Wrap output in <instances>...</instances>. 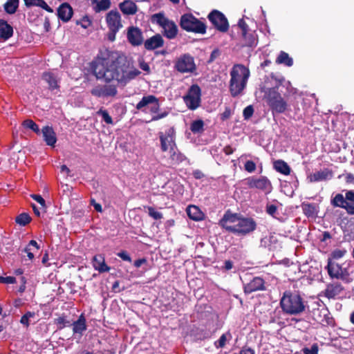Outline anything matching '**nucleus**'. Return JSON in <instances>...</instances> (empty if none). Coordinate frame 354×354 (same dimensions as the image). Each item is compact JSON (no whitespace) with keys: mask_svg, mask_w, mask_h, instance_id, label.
Instances as JSON below:
<instances>
[{"mask_svg":"<svg viewBox=\"0 0 354 354\" xmlns=\"http://www.w3.org/2000/svg\"><path fill=\"white\" fill-rule=\"evenodd\" d=\"M158 100L155 97V102L152 103L149 109L152 113H156L159 109Z\"/></svg>","mask_w":354,"mask_h":354,"instance_id":"obj_53","label":"nucleus"},{"mask_svg":"<svg viewBox=\"0 0 354 354\" xmlns=\"http://www.w3.org/2000/svg\"><path fill=\"white\" fill-rule=\"evenodd\" d=\"M13 34V28L9 24H0V40L6 41Z\"/></svg>","mask_w":354,"mask_h":354,"instance_id":"obj_25","label":"nucleus"},{"mask_svg":"<svg viewBox=\"0 0 354 354\" xmlns=\"http://www.w3.org/2000/svg\"><path fill=\"white\" fill-rule=\"evenodd\" d=\"M145 209H147L149 215L152 217L155 220H159L162 218V214L156 211L153 207H144Z\"/></svg>","mask_w":354,"mask_h":354,"instance_id":"obj_42","label":"nucleus"},{"mask_svg":"<svg viewBox=\"0 0 354 354\" xmlns=\"http://www.w3.org/2000/svg\"><path fill=\"white\" fill-rule=\"evenodd\" d=\"M346 250L337 249L332 252L330 256H331L332 259H339L343 257L346 254Z\"/></svg>","mask_w":354,"mask_h":354,"instance_id":"obj_46","label":"nucleus"},{"mask_svg":"<svg viewBox=\"0 0 354 354\" xmlns=\"http://www.w3.org/2000/svg\"><path fill=\"white\" fill-rule=\"evenodd\" d=\"M330 203L335 207L344 209L348 214L354 215V191H347L345 196L337 194L331 198Z\"/></svg>","mask_w":354,"mask_h":354,"instance_id":"obj_6","label":"nucleus"},{"mask_svg":"<svg viewBox=\"0 0 354 354\" xmlns=\"http://www.w3.org/2000/svg\"><path fill=\"white\" fill-rule=\"evenodd\" d=\"M34 251L35 250H33V249L30 247H26L24 249V252L27 254V256L29 258V259H32L34 258Z\"/></svg>","mask_w":354,"mask_h":354,"instance_id":"obj_61","label":"nucleus"},{"mask_svg":"<svg viewBox=\"0 0 354 354\" xmlns=\"http://www.w3.org/2000/svg\"><path fill=\"white\" fill-rule=\"evenodd\" d=\"M207 19L209 22H228L227 19L221 11L218 10H213L207 15Z\"/></svg>","mask_w":354,"mask_h":354,"instance_id":"obj_27","label":"nucleus"},{"mask_svg":"<svg viewBox=\"0 0 354 354\" xmlns=\"http://www.w3.org/2000/svg\"><path fill=\"white\" fill-rule=\"evenodd\" d=\"M162 25V28L165 30V35L168 38H174L175 37L177 30L175 26V24H161Z\"/></svg>","mask_w":354,"mask_h":354,"instance_id":"obj_34","label":"nucleus"},{"mask_svg":"<svg viewBox=\"0 0 354 354\" xmlns=\"http://www.w3.org/2000/svg\"><path fill=\"white\" fill-rule=\"evenodd\" d=\"M86 329V319L83 315H80L79 319L73 323V330L75 333L82 334Z\"/></svg>","mask_w":354,"mask_h":354,"instance_id":"obj_30","label":"nucleus"},{"mask_svg":"<svg viewBox=\"0 0 354 354\" xmlns=\"http://www.w3.org/2000/svg\"><path fill=\"white\" fill-rule=\"evenodd\" d=\"M31 197L41 205V208L46 209L45 200L40 195L32 194Z\"/></svg>","mask_w":354,"mask_h":354,"instance_id":"obj_50","label":"nucleus"},{"mask_svg":"<svg viewBox=\"0 0 354 354\" xmlns=\"http://www.w3.org/2000/svg\"><path fill=\"white\" fill-rule=\"evenodd\" d=\"M178 22H201L199 19L194 17L192 14L183 15Z\"/></svg>","mask_w":354,"mask_h":354,"instance_id":"obj_45","label":"nucleus"},{"mask_svg":"<svg viewBox=\"0 0 354 354\" xmlns=\"http://www.w3.org/2000/svg\"><path fill=\"white\" fill-rule=\"evenodd\" d=\"M276 62L279 64H284L287 66H291L293 64L292 59L289 57L288 53L283 51H281L276 59Z\"/></svg>","mask_w":354,"mask_h":354,"instance_id":"obj_32","label":"nucleus"},{"mask_svg":"<svg viewBox=\"0 0 354 354\" xmlns=\"http://www.w3.org/2000/svg\"><path fill=\"white\" fill-rule=\"evenodd\" d=\"M92 69L97 79L105 82L116 81L122 86L140 73L130 64L122 53L109 49H104L100 52L93 62Z\"/></svg>","mask_w":354,"mask_h":354,"instance_id":"obj_1","label":"nucleus"},{"mask_svg":"<svg viewBox=\"0 0 354 354\" xmlns=\"http://www.w3.org/2000/svg\"><path fill=\"white\" fill-rule=\"evenodd\" d=\"M282 311L289 315H297L305 311L306 301L297 293L285 291L280 299Z\"/></svg>","mask_w":354,"mask_h":354,"instance_id":"obj_4","label":"nucleus"},{"mask_svg":"<svg viewBox=\"0 0 354 354\" xmlns=\"http://www.w3.org/2000/svg\"><path fill=\"white\" fill-rule=\"evenodd\" d=\"M43 80L48 83L49 88L53 90L57 88V80L56 77L50 73H45L43 75Z\"/></svg>","mask_w":354,"mask_h":354,"instance_id":"obj_31","label":"nucleus"},{"mask_svg":"<svg viewBox=\"0 0 354 354\" xmlns=\"http://www.w3.org/2000/svg\"><path fill=\"white\" fill-rule=\"evenodd\" d=\"M155 102V96L152 95L145 96L142 100L137 104L136 109L145 111L146 109H149L153 102Z\"/></svg>","mask_w":354,"mask_h":354,"instance_id":"obj_24","label":"nucleus"},{"mask_svg":"<svg viewBox=\"0 0 354 354\" xmlns=\"http://www.w3.org/2000/svg\"><path fill=\"white\" fill-rule=\"evenodd\" d=\"M97 114L101 115L102 119H103V120L106 124H113V120H112L111 117L109 115V114L107 112V111L103 110V109H100L97 112Z\"/></svg>","mask_w":354,"mask_h":354,"instance_id":"obj_44","label":"nucleus"},{"mask_svg":"<svg viewBox=\"0 0 354 354\" xmlns=\"http://www.w3.org/2000/svg\"><path fill=\"white\" fill-rule=\"evenodd\" d=\"M151 22H173L166 19L162 12L156 13L151 17Z\"/></svg>","mask_w":354,"mask_h":354,"instance_id":"obj_43","label":"nucleus"},{"mask_svg":"<svg viewBox=\"0 0 354 354\" xmlns=\"http://www.w3.org/2000/svg\"><path fill=\"white\" fill-rule=\"evenodd\" d=\"M277 211V207L274 205H268L266 207V212L268 214L274 216Z\"/></svg>","mask_w":354,"mask_h":354,"instance_id":"obj_56","label":"nucleus"},{"mask_svg":"<svg viewBox=\"0 0 354 354\" xmlns=\"http://www.w3.org/2000/svg\"><path fill=\"white\" fill-rule=\"evenodd\" d=\"M250 70L243 64H235L230 71V92L232 97L242 93L250 77Z\"/></svg>","mask_w":354,"mask_h":354,"instance_id":"obj_3","label":"nucleus"},{"mask_svg":"<svg viewBox=\"0 0 354 354\" xmlns=\"http://www.w3.org/2000/svg\"><path fill=\"white\" fill-rule=\"evenodd\" d=\"M188 216L194 221H200L203 218V214L200 209L195 205H189L186 208Z\"/></svg>","mask_w":354,"mask_h":354,"instance_id":"obj_23","label":"nucleus"},{"mask_svg":"<svg viewBox=\"0 0 354 354\" xmlns=\"http://www.w3.org/2000/svg\"><path fill=\"white\" fill-rule=\"evenodd\" d=\"M181 27L187 31L204 34L206 30L205 24H180Z\"/></svg>","mask_w":354,"mask_h":354,"instance_id":"obj_22","label":"nucleus"},{"mask_svg":"<svg viewBox=\"0 0 354 354\" xmlns=\"http://www.w3.org/2000/svg\"><path fill=\"white\" fill-rule=\"evenodd\" d=\"M161 148L163 151L168 152L171 158L176 155V135L174 129H169L165 135L160 136Z\"/></svg>","mask_w":354,"mask_h":354,"instance_id":"obj_9","label":"nucleus"},{"mask_svg":"<svg viewBox=\"0 0 354 354\" xmlns=\"http://www.w3.org/2000/svg\"><path fill=\"white\" fill-rule=\"evenodd\" d=\"M135 15H136V22H138V21H145V14L142 12H139L138 10V12Z\"/></svg>","mask_w":354,"mask_h":354,"instance_id":"obj_60","label":"nucleus"},{"mask_svg":"<svg viewBox=\"0 0 354 354\" xmlns=\"http://www.w3.org/2000/svg\"><path fill=\"white\" fill-rule=\"evenodd\" d=\"M201 90L197 84H193L188 90L183 100L187 106L191 110H195L201 105Z\"/></svg>","mask_w":354,"mask_h":354,"instance_id":"obj_8","label":"nucleus"},{"mask_svg":"<svg viewBox=\"0 0 354 354\" xmlns=\"http://www.w3.org/2000/svg\"><path fill=\"white\" fill-rule=\"evenodd\" d=\"M253 113H254V109L252 105H249V106H246L243 109V112L244 118L245 120H248L249 118H250L252 117V115H253Z\"/></svg>","mask_w":354,"mask_h":354,"instance_id":"obj_47","label":"nucleus"},{"mask_svg":"<svg viewBox=\"0 0 354 354\" xmlns=\"http://www.w3.org/2000/svg\"><path fill=\"white\" fill-rule=\"evenodd\" d=\"M27 247H30V248H32L33 250H35V251H38L39 250V246L38 245L37 243L34 240H31L29 242V244L28 245Z\"/></svg>","mask_w":354,"mask_h":354,"instance_id":"obj_62","label":"nucleus"},{"mask_svg":"<svg viewBox=\"0 0 354 354\" xmlns=\"http://www.w3.org/2000/svg\"><path fill=\"white\" fill-rule=\"evenodd\" d=\"M55 323H56L57 324L60 325V326H59V328H60V329L63 328L66 324H69V322H66V321L64 319V317H59V318L56 319H55Z\"/></svg>","mask_w":354,"mask_h":354,"instance_id":"obj_59","label":"nucleus"},{"mask_svg":"<svg viewBox=\"0 0 354 354\" xmlns=\"http://www.w3.org/2000/svg\"><path fill=\"white\" fill-rule=\"evenodd\" d=\"M344 290V288L340 283L332 282L326 285L325 290L322 292V295L329 299H335L342 294Z\"/></svg>","mask_w":354,"mask_h":354,"instance_id":"obj_14","label":"nucleus"},{"mask_svg":"<svg viewBox=\"0 0 354 354\" xmlns=\"http://www.w3.org/2000/svg\"><path fill=\"white\" fill-rule=\"evenodd\" d=\"M244 167L245 169L250 173L254 171L256 169V164L252 160L246 161Z\"/></svg>","mask_w":354,"mask_h":354,"instance_id":"obj_49","label":"nucleus"},{"mask_svg":"<svg viewBox=\"0 0 354 354\" xmlns=\"http://www.w3.org/2000/svg\"><path fill=\"white\" fill-rule=\"evenodd\" d=\"M91 202L97 212H101L102 211L101 205L96 203L94 199H92Z\"/></svg>","mask_w":354,"mask_h":354,"instance_id":"obj_63","label":"nucleus"},{"mask_svg":"<svg viewBox=\"0 0 354 354\" xmlns=\"http://www.w3.org/2000/svg\"><path fill=\"white\" fill-rule=\"evenodd\" d=\"M233 267V263L230 260L225 261L224 263V269L225 270H230Z\"/></svg>","mask_w":354,"mask_h":354,"instance_id":"obj_64","label":"nucleus"},{"mask_svg":"<svg viewBox=\"0 0 354 354\" xmlns=\"http://www.w3.org/2000/svg\"><path fill=\"white\" fill-rule=\"evenodd\" d=\"M38 1V3L36 4V6H38L41 8H42L43 9L47 10L48 12H53V9L48 6V5L46 3L45 1L44 0H37Z\"/></svg>","mask_w":354,"mask_h":354,"instance_id":"obj_51","label":"nucleus"},{"mask_svg":"<svg viewBox=\"0 0 354 354\" xmlns=\"http://www.w3.org/2000/svg\"><path fill=\"white\" fill-rule=\"evenodd\" d=\"M303 212L308 217H315L317 214V206L312 203H302Z\"/></svg>","mask_w":354,"mask_h":354,"instance_id":"obj_28","label":"nucleus"},{"mask_svg":"<svg viewBox=\"0 0 354 354\" xmlns=\"http://www.w3.org/2000/svg\"><path fill=\"white\" fill-rule=\"evenodd\" d=\"M318 346L317 344L312 345L311 348H304L303 351L304 354H317L318 353Z\"/></svg>","mask_w":354,"mask_h":354,"instance_id":"obj_48","label":"nucleus"},{"mask_svg":"<svg viewBox=\"0 0 354 354\" xmlns=\"http://www.w3.org/2000/svg\"><path fill=\"white\" fill-rule=\"evenodd\" d=\"M91 93L97 97H113L118 93L117 88L113 84L97 85L92 88Z\"/></svg>","mask_w":354,"mask_h":354,"instance_id":"obj_11","label":"nucleus"},{"mask_svg":"<svg viewBox=\"0 0 354 354\" xmlns=\"http://www.w3.org/2000/svg\"><path fill=\"white\" fill-rule=\"evenodd\" d=\"M265 289V282L262 278L259 277H254L249 283L244 285V291L248 294Z\"/></svg>","mask_w":354,"mask_h":354,"instance_id":"obj_15","label":"nucleus"},{"mask_svg":"<svg viewBox=\"0 0 354 354\" xmlns=\"http://www.w3.org/2000/svg\"><path fill=\"white\" fill-rule=\"evenodd\" d=\"M119 8L124 15H133L138 12L137 5L130 0H124L120 3Z\"/></svg>","mask_w":354,"mask_h":354,"instance_id":"obj_18","label":"nucleus"},{"mask_svg":"<svg viewBox=\"0 0 354 354\" xmlns=\"http://www.w3.org/2000/svg\"><path fill=\"white\" fill-rule=\"evenodd\" d=\"M30 216L26 213H22L17 216L15 221L20 225L24 226L30 221Z\"/></svg>","mask_w":354,"mask_h":354,"instance_id":"obj_41","label":"nucleus"},{"mask_svg":"<svg viewBox=\"0 0 354 354\" xmlns=\"http://www.w3.org/2000/svg\"><path fill=\"white\" fill-rule=\"evenodd\" d=\"M16 282V279L13 277H0V283H14Z\"/></svg>","mask_w":354,"mask_h":354,"instance_id":"obj_55","label":"nucleus"},{"mask_svg":"<svg viewBox=\"0 0 354 354\" xmlns=\"http://www.w3.org/2000/svg\"><path fill=\"white\" fill-rule=\"evenodd\" d=\"M232 338V334L230 332H227V333L223 334L220 337L218 340H217L214 342V346L217 348H223L225 346L226 342L231 340Z\"/></svg>","mask_w":354,"mask_h":354,"instance_id":"obj_36","label":"nucleus"},{"mask_svg":"<svg viewBox=\"0 0 354 354\" xmlns=\"http://www.w3.org/2000/svg\"><path fill=\"white\" fill-rule=\"evenodd\" d=\"M262 91L264 93V99L273 112L282 113L286 111L288 104L277 88H263Z\"/></svg>","mask_w":354,"mask_h":354,"instance_id":"obj_5","label":"nucleus"},{"mask_svg":"<svg viewBox=\"0 0 354 354\" xmlns=\"http://www.w3.org/2000/svg\"><path fill=\"white\" fill-rule=\"evenodd\" d=\"M121 16L117 9L109 11L106 16V22H120Z\"/></svg>","mask_w":354,"mask_h":354,"instance_id":"obj_38","label":"nucleus"},{"mask_svg":"<svg viewBox=\"0 0 354 354\" xmlns=\"http://www.w3.org/2000/svg\"><path fill=\"white\" fill-rule=\"evenodd\" d=\"M73 8L68 3H64L57 9L59 19L64 22L69 21L73 15Z\"/></svg>","mask_w":354,"mask_h":354,"instance_id":"obj_17","label":"nucleus"},{"mask_svg":"<svg viewBox=\"0 0 354 354\" xmlns=\"http://www.w3.org/2000/svg\"><path fill=\"white\" fill-rule=\"evenodd\" d=\"M221 55V52L220 50L218 49V48H216L214 49L211 55H210V57L208 60V63H212L213 62L216 58H218Z\"/></svg>","mask_w":354,"mask_h":354,"instance_id":"obj_52","label":"nucleus"},{"mask_svg":"<svg viewBox=\"0 0 354 354\" xmlns=\"http://www.w3.org/2000/svg\"><path fill=\"white\" fill-rule=\"evenodd\" d=\"M118 256L120 257L124 261H129V262L131 261V257L127 254V252H125V251H122V252L118 253Z\"/></svg>","mask_w":354,"mask_h":354,"instance_id":"obj_57","label":"nucleus"},{"mask_svg":"<svg viewBox=\"0 0 354 354\" xmlns=\"http://www.w3.org/2000/svg\"><path fill=\"white\" fill-rule=\"evenodd\" d=\"M318 311L319 317L315 318L316 321L323 326L330 325L333 323V319L330 317L327 310H321Z\"/></svg>","mask_w":354,"mask_h":354,"instance_id":"obj_26","label":"nucleus"},{"mask_svg":"<svg viewBox=\"0 0 354 354\" xmlns=\"http://www.w3.org/2000/svg\"><path fill=\"white\" fill-rule=\"evenodd\" d=\"M247 185L250 188H256L269 194L272 192V186L270 181L265 176L259 178L250 177L246 179Z\"/></svg>","mask_w":354,"mask_h":354,"instance_id":"obj_10","label":"nucleus"},{"mask_svg":"<svg viewBox=\"0 0 354 354\" xmlns=\"http://www.w3.org/2000/svg\"><path fill=\"white\" fill-rule=\"evenodd\" d=\"M93 1L96 3L94 9L97 12L105 11L111 6L110 0H93Z\"/></svg>","mask_w":354,"mask_h":354,"instance_id":"obj_35","label":"nucleus"},{"mask_svg":"<svg viewBox=\"0 0 354 354\" xmlns=\"http://www.w3.org/2000/svg\"><path fill=\"white\" fill-rule=\"evenodd\" d=\"M41 133L46 145L50 147H54L57 142V138L53 128L46 126L42 128Z\"/></svg>","mask_w":354,"mask_h":354,"instance_id":"obj_19","label":"nucleus"},{"mask_svg":"<svg viewBox=\"0 0 354 354\" xmlns=\"http://www.w3.org/2000/svg\"><path fill=\"white\" fill-rule=\"evenodd\" d=\"M18 6L19 0H8L4 4L5 10L9 14L15 13Z\"/></svg>","mask_w":354,"mask_h":354,"instance_id":"obj_37","label":"nucleus"},{"mask_svg":"<svg viewBox=\"0 0 354 354\" xmlns=\"http://www.w3.org/2000/svg\"><path fill=\"white\" fill-rule=\"evenodd\" d=\"M23 126L26 129H31L37 134H39L41 132L38 125L32 120H24L23 122Z\"/></svg>","mask_w":354,"mask_h":354,"instance_id":"obj_40","label":"nucleus"},{"mask_svg":"<svg viewBox=\"0 0 354 354\" xmlns=\"http://www.w3.org/2000/svg\"><path fill=\"white\" fill-rule=\"evenodd\" d=\"M274 168L282 174L288 175L290 173V168L288 165L281 160H276L274 162Z\"/></svg>","mask_w":354,"mask_h":354,"instance_id":"obj_29","label":"nucleus"},{"mask_svg":"<svg viewBox=\"0 0 354 354\" xmlns=\"http://www.w3.org/2000/svg\"><path fill=\"white\" fill-rule=\"evenodd\" d=\"M215 28L221 32H226L229 28V24H213Z\"/></svg>","mask_w":354,"mask_h":354,"instance_id":"obj_54","label":"nucleus"},{"mask_svg":"<svg viewBox=\"0 0 354 354\" xmlns=\"http://www.w3.org/2000/svg\"><path fill=\"white\" fill-rule=\"evenodd\" d=\"M122 27L120 24H109V29L110 32L108 33L107 37L109 40L113 41L115 39V33Z\"/></svg>","mask_w":354,"mask_h":354,"instance_id":"obj_39","label":"nucleus"},{"mask_svg":"<svg viewBox=\"0 0 354 354\" xmlns=\"http://www.w3.org/2000/svg\"><path fill=\"white\" fill-rule=\"evenodd\" d=\"M129 42L133 46H138L144 43L142 32L137 27L130 26L127 34Z\"/></svg>","mask_w":354,"mask_h":354,"instance_id":"obj_13","label":"nucleus"},{"mask_svg":"<svg viewBox=\"0 0 354 354\" xmlns=\"http://www.w3.org/2000/svg\"><path fill=\"white\" fill-rule=\"evenodd\" d=\"M332 177H333L332 172L328 169H324L323 170L318 171H316V172L310 174L308 176V179H309L310 182L313 183V182L326 180L328 179L331 178Z\"/></svg>","mask_w":354,"mask_h":354,"instance_id":"obj_20","label":"nucleus"},{"mask_svg":"<svg viewBox=\"0 0 354 354\" xmlns=\"http://www.w3.org/2000/svg\"><path fill=\"white\" fill-rule=\"evenodd\" d=\"M238 27L241 29L243 37H246L248 34V24H238Z\"/></svg>","mask_w":354,"mask_h":354,"instance_id":"obj_58","label":"nucleus"},{"mask_svg":"<svg viewBox=\"0 0 354 354\" xmlns=\"http://www.w3.org/2000/svg\"><path fill=\"white\" fill-rule=\"evenodd\" d=\"M326 269L331 279H341L346 283L350 282L349 272L347 268H342L341 265L333 261L331 258L328 259Z\"/></svg>","mask_w":354,"mask_h":354,"instance_id":"obj_7","label":"nucleus"},{"mask_svg":"<svg viewBox=\"0 0 354 354\" xmlns=\"http://www.w3.org/2000/svg\"><path fill=\"white\" fill-rule=\"evenodd\" d=\"M219 225L227 231L238 235H246L256 228V223L252 218L241 217L229 211L225 213Z\"/></svg>","mask_w":354,"mask_h":354,"instance_id":"obj_2","label":"nucleus"},{"mask_svg":"<svg viewBox=\"0 0 354 354\" xmlns=\"http://www.w3.org/2000/svg\"><path fill=\"white\" fill-rule=\"evenodd\" d=\"M204 122L199 119L194 120L190 125V130L194 134H201L204 131Z\"/></svg>","mask_w":354,"mask_h":354,"instance_id":"obj_33","label":"nucleus"},{"mask_svg":"<svg viewBox=\"0 0 354 354\" xmlns=\"http://www.w3.org/2000/svg\"><path fill=\"white\" fill-rule=\"evenodd\" d=\"M194 59L189 54H185L178 58V72L189 73L197 75Z\"/></svg>","mask_w":354,"mask_h":354,"instance_id":"obj_12","label":"nucleus"},{"mask_svg":"<svg viewBox=\"0 0 354 354\" xmlns=\"http://www.w3.org/2000/svg\"><path fill=\"white\" fill-rule=\"evenodd\" d=\"M144 46L147 50H153L162 47L164 44L161 35L156 34L144 41Z\"/></svg>","mask_w":354,"mask_h":354,"instance_id":"obj_16","label":"nucleus"},{"mask_svg":"<svg viewBox=\"0 0 354 354\" xmlns=\"http://www.w3.org/2000/svg\"><path fill=\"white\" fill-rule=\"evenodd\" d=\"M93 266L100 272H109L110 268L106 264L104 257L101 255H95L93 258Z\"/></svg>","mask_w":354,"mask_h":354,"instance_id":"obj_21","label":"nucleus"}]
</instances>
